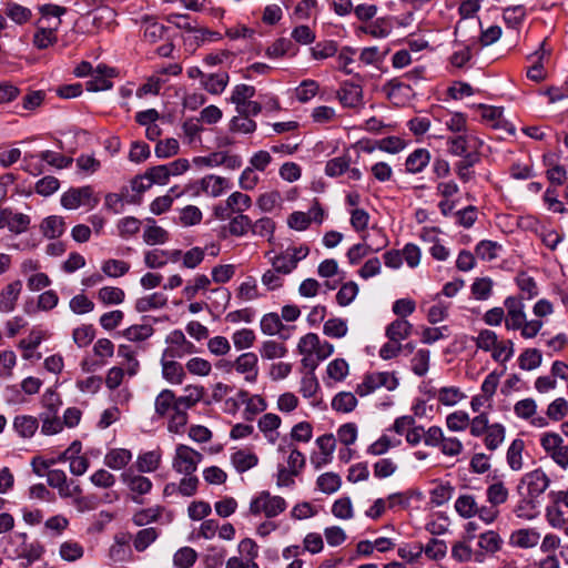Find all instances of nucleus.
Listing matches in <instances>:
<instances>
[{"label": "nucleus", "mask_w": 568, "mask_h": 568, "mask_svg": "<svg viewBox=\"0 0 568 568\" xmlns=\"http://www.w3.org/2000/svg\"><path fill=\"white\" fill-rule=\"evenodd\" d=\"M22 290V282L16 280L6 285L0 292V311L9 313L14 310L16 303Z\"/></svg>", "instance_id": "obj_14"}, {"label": "nucleus", "mask_w": 568, "mask_h": 568, "mask_svg": "<svg viewBox=\"0 0 568 568\" xmlns=\"http://www.w3.org/2000/svg\"><path fill=\"white\" fill-rule=\"evenodd\" d=\"M231 460L239 473H244L255 467L258 463V458L255 454L244 449H240L232 454Z\"/></svg>", "instance_id": "obj_31"}, {"label": "nucleus", "mask_w": 568, "mask_h": 568, "mask_svg": "<svg viewBox=\"0 0 568 568\" xmlns=\"http://www.w3.org/2000/svg\"><path fill=\"white\" fill-rule=\"evenodd\" d=\"M337 99L344 108H357L363 104V89L359 84L345 81L337 90Z\"/></svg>", "instance_id": "obj_10"}, {"label": "nucleus", "mask_w": 568, "mask_h": 568, "mask_svg": "<svg viewBox=\"0 0 568 568\" xmlns=\"http://www.w3.org/2000/svg\"><path fill=\"white\" fill-rule=\"evenodd\" d=\"M501 248V245L490 240L480 241L476 247V255L484 261H493L497 258V252Z\"/></svg>", "instance_id": "obj_52"}, {"label": "nucleus", "mask_w": 568, "mask_h": 568, "mask_svg": "<svg viewBox=\"0 0 568 568\" xmlns=\"http://www.w3.org/2000/svg\"><path fill=\"white\" fill-rule=\"evenodd\" d=\"M429 359L430 352L428 349H418L412 358L413 373L419 377L426 375L429 369Z\"/></svg>", "instance_id": "obj_51"}, {"label": "nucleus", "mask_w": 568, "mask_h": 568, "mask_svg": "<svg viewBox=\"0 0 568 568\" xmlns=\"http://www.w3.org/2000/svg\"><path fill=\"white\" fill-rule=\"evenodd\" d=\"M542 355L537 348H527L518 357V365L524 371H532L541 365Z\"/></svg>", "instance_id": "obj_41"}, {"label": "nucleus", "mask_w": 568, "mask_h": 568, "mask_svg": "<svg viewBox=\"0 0 568 568\" xmlns=\"http://www.w3.org/2000/svg\"><path fill=\"white\" fill-rule=\"evenodd\" d=\"M41 230L45 237L57 239L64 233L65 222L61 216L51 215L42 221Z\"/></svg>", "instance_id": "obj_27"}, {"label": "nucleus", "mask_w": 568, "mask_h": 568, "mask_svg": "<svg viewBox=\"0 0 568 568\" xmlns=\"http://www.w3.org/2000/svg\"><path fill=\"white\" fill-rule=\"evenodd\" d=\"M351 164L348 155L336 156L326 162L325 173L328 176L336 178L345 173Z\"/></svg>", "instance_id": "obj_49"}, {"label": "nucleus", "mask_w": 568, "mask_h": 568, "mask_svg": "<svg viewBox=\"0 0 568 568\" xmlns=\"http://www.w3.org/2000/svg\"><path fill=\"white\" fill-rule=\"evenodd\" d=\"M95 337V328L92 324H83L73 329L72 338L78 347L83 348L92 343Z\"/></svg>", "instance_id": "obj_45"}, {"label": "nucleus", "mask_w": 568, "mask_h": 568, "mask_svg": "<svg viewBox=\"0 0 568 568\" xmlns=\"http://www.w3.org/2000/svg\"><path fill=\"white\" fill-rule=\"evenodd\" d=\"M81 449L82 444L79 440H74L59 455V462H70V471L74 476H82L90 466V462L85 456H79Z\"/></svg>", "instance_id": "obj_6"}, {"label": "nucleus", "mask_w": 568, "mask_h": 568, "mask_svg": "<svg viewBox=\"0 0 568 568\" xmlns=\"http://www.w3.org/2000/svg\"><path fill=\"white\" fill-rule=\"evenodd\" d=\"M162 376L171 384L181 385L185 378L183 366L175 361H168L162 354L161 358Z\"/></svg>", "instance_id": "obj_18"}, {"label": "nucleus", "mask_w": 568, "mask_h": 568, "mask_svg": "<svg viewBox=\"0 0 568 568\" xmlns=\"http://www.w3.org/2000/svg\"><path fill=\"white\" fill-rule=\"evenodd\" d=\"M503 18L508 27L517 28L526 18V9L521 4L505 8Z\"/></svg>", "instance_id": "obj_55"}, {"label": "nucleus", "mask_w": 568, "mask_h": 568, "mask_svg": "<svg viewBox=\"0 0 568 568\" xmlns=\"http://www.w3.org/2000/svg\"><path fill=\"white\" fill-rule=\"evenodd\" d=\"M113 74V69L99 64L91 75V79L85 83L88 91L98 92L110 89L112 87V82L108 78Z\"/></svg>", "instance_id": "obj_13"}, {"label": "nucleus", "mask_w": 568, "mask_h": 568, "mask_svg": "<svg viewBox=\"0 0 568 568\" xmlns=\"http://www.w3.org/2000/svg\"><path fill=\"white\" fill-rule=\"evenodd\" d=\"M357 405V398L353 393L341 392L332 399V407L336 412L351 413Z\"/></svg>", "instance_id": "obj_40"}, {"label": "nucleus", "mask_w": 568, "mask_h": 568, "mask_svg": "<svg viewBox=\"0 0 568 568\" xmlns=\"http://www.w3.org/2000/svg\"><path fill=\"white\" fill-rule=\"evenodd\" d=\"M99 201L91 185L70 187L61 196V205L67 210H75L81 205L93 209L99 204Z\"/></svg>", "instance_id": "obj_1"}, {"label": "nucleus", "mask_w": 568, "mask_h": 568, "mask_svg": "<svg viewBox=\"0 0 568 568\" xmlns=\"http://www.w3.org/2000/svg\"><path fill=\"white\" fill-rule=\"evenodd\" d=\"M505 434L506 429L504 425L499 423L491 424L484 438L486 448L489 450L497 449L504 442Z\"/></svg>", "instance_id": "obj_37"}, {"label": "nucleus", "mask_w": 568, "mask_h": 568, "mask_svg": "<svg viewBox=\"0 0 568 568\" xmlns=\"http://www.w3.org/2000/svg\"><path fill=\"white\" fill-rule=\"evenodd\" d=\"M6 14L18 24L28 22L32 16L29 8L14 2H9L7 4Z\"/></svg>", "instance_id": "obj_61"}, {"label": "nucleus", "mask_w": 568, "mask_h": 568, "mask_svg": "<svg viewBox=\"0 0 568 568\" xmlns=\"http://www.w3.org/2000/svg\"><path fill=\"white\" fill-rule=\"evenodd\" d=\"M521 499L514 509V513L519 518L531 519L536 516V499L526 495L524 491L519 494Z\"/></svg>", "instance_id": "obj_48"}, {"label": "nucleus", "mask_w": 568, "mask_h": 568, "mask_svg": "<svg viewBox=\"0 0 568 568\" xmlns=\"http://www.w3.org/2000/svg\"><path fill=\"white\" fill-rule=\"evenodd\" d=\"M376 233L378 236V243H376V245L373 243H357L348 248L346 256L349 264L356 265L369 253H377L388 245V237L383 230H377Z\"/></svg>", "instance_id": "obj_5"}, {"label": "nucleus", "mask_w": 568, "mask_h": 568, "mask_svg": "<svg viewBox=\"0 0 568 568\" xmlns=\"http://www.w3.org/2000/svg\"><path fill=\"white\" fill-rule=\"evenodd\" d=\"M412 329L413 325L408 321L397 318L386 327L385 335L390 342L400 343L410 335Z\"/></svg>", "instance_id": "obj_21"}, {"label": "nucleus", "mask_w": 568, "mask_h": 568, "mask_svg": "<svg viewBox=\"0 0 568 568\" xmlns=\"http://www.w3.org/2000/svg\"><path fill=\"white\" fill-rule=\"evenodd\" d=\"M132 459L130 450L116 448L110 450L104 457V464L112 469H122Z\"/></svg>", "instance_id": "obj_33"}, {"label": "nucleus", "mask_w": 568, "mask_h": 568, "mask_svg": "<svg viewBox=\"0 0 568 568\" xmlns=\"http://www.w3.org/2000/svg\"><path fill=\"white\" fill-rule=\"evenodd\" d=\"M455 509L463 518H471L477 514V504L471 495H462L455 501Z\"/></svg>", "instance_id": "obj_44"}, {"label": "nucleus", "mask_w": 568, "mask_h": 568, "mask_svg": "<svg viewBox=\"0 0 568 568\" xmlns=\"http://www.w3.org/2000/svg\"><path fill=\"white\" fill-rule=\"evenodd\" d=\"M143 240L149 245L163 244L169 241V233L161 226L150 225L144 230Z\"/></svg>", "instance_id": "obj_64"}, {"label": "nucleus", "mask_w": 568, "mask_h": 568, "mask_svg": "<svg viewBox=\"0 0 568 568\" xmlns=\"http://www.w3.org/2000/svg\"><path fill=\"white\" fill-rule=\"evenodd\" d=\"M275 231V222L267 216L261 217L255 222L252 221L251 232L253 235L268 237V241L273 237Z\"/></svg>", "instance_id": "obj_56"}, {"label": "nucleus", "mask_w": 568, "mask_h": 568, "mask_svg": "<svg viewBox=\"0 0 568 568\" xmlns=\"http://www.w3.org/2000/svg\"><path fill=\"white\" fill-rule=\"evenodd\" d=\"M229 79L227 72L205 74L202 84L211 94H221L226 88Z\"/></svg>", "instance_id": "obj_25"}, {"label": "nucleus", "mask_w": 568, "mask_h": 568, "mask_svg": "<svg viewBox=\"0 0 568 568\" xmlns=\"http://www.w3.org/2000/svg\"><path fill=\"white\" fill-rule=\"evenodd\" d=\"M225 202L227 203V206L231 209L233 214L244 213L252 206L253 203L250 195L239 191L230 194Z\"/></svg>", "instance_id": "obj_43"}, {"label": "nucleus", "mask_w": 568, "mask_h": 568, "mask_svg": "<svg viewBox=\"0 0 568 568\" xmlns=\"http://www.w3.org/2000/svg\"><path fill=\"white\" fill-rule=\"evenodd\" d=\"M257 362L256 354L248 352L241 354L233 363H227L226 365L234 367L240 374H245L247 382H255L258 374Z\"/></svg>", "instance_id": "obj_11"}, {"label": "nucleus", "mask_w": 568, "mask_h": 568, "mask_svg": "<svg viewBox=\"0 0 568 568\" xmlns=\"http://www.w3.org/2000/svg\"><path fill=\"white\" fill-rule=\"evenodd\" d=\"M480 161V155L475 153H467L460 161L455 164L456 174L463 182H468L474 176V171H470L476 163Z\"/></svg>", "instance_id": "obj_24"}, {"label": "nucleus", "mask_w": 568, "mask_h": 568, "mask_svg": "<svg viewBox=\"0 0 568 568\" xmlns=\"http://www.w3.org/2000/svg\"><path fill=\"white\" fill-rule=\"evenodd\" d=\"M163 511L164 508L162 506L140 509L133 515L132 523L138 527H144L158 521L162 517Z\"/></svg>", "instance_id": "obj_30"}, {"label": "nucleus", "mask_w": 568, "mask_h": 568, "mask_svg": "<svg viewBox=\"0 0 568 568\" xmlns=\"http://www.w3.org/2000/svg\"><path fill=\"white\" fill-rule=\"evenodd\" d=\"M124 291L120 287L104 286L100 288L98 297L106 305L121 304L124 301Z\"/></svg>", "instance_id": "obj_59"}, {"label": "nucleus", "mask_w": 568, "mask_h": 568, "mask_svg": "<svg viewBox=\"0 0 568 568\" xmlns=\"http://www.w3.org/2000/svg\"><path fill=\"white\" fill-rule=\"evenodd\" d=\"M154 328L149 324L132 325L123 331V336L131 342H143L151 337Z\"/></svg>", "instance_id": "obj_47"}, {"label": "nucleus", "mask_w": 568, "mask_h": 568, "mask_svg": "<svg viewBox=\"0 0 568 568\" xmlns=\"http://www.w3.org/2000/svg\"><path fill=\"white\" fill-rule=\"evenodd\" d=\"M501 544L503 540L500 536L493 530L480 534L479 536L478 546L486 552L494 554L498 551L501 547Z\"/></svg>", "instance_id": "obj_60"}, {"label": "nucleus", "mask_w": 568, "mask_h": 568, "mask_svg": "<svg viewBox=\"0 0 568 568\" xmlns=\"http://www.w3.org/2000/svg\"><path fill=\"white\" fill-rule=\"evenodd\" d=\"M316 485L322 493L331 495L341 488L342 479L338 474L328 471L317 477Z\"/></svg>", "instance_id": "obj_35"}, {"label": "nucleus", "mask_w": 568, "mask_h": 568, "mask_svg": "<svg viewBox=\"0 0 568 568\" xmlns=\"http://www.w3.org/2000/svg\"><path fill=\"white\" fill-rule=\"evenodd\" d=\"M540 535L532 529H519L511 535V542L520 548L535 547Z\"/></svg>", "instance_id": "obj_38"}, {"label": "nucleus", "mask_w": 568, "mask_h": 568, "mask_svg": "<svg viewBox=\"0 0 568 568\" xmlns=\"http://www.w3.org/2000/svg\"><path fill=\"white\" fill-rule=\"evenodd\" d=\"M550 479L549 477L542 471L540 468L535 469L532 471H529L525 474L518 486L517 491L518 494H521L524 486L527 487L526 495L537 498L539 497L545 490L549 487Z\"/></svg>", "instance_id": "obj_4"}, {"label": "nucleus", "mask_w": 568, "mask_h": 568, "mask_svg": "<svg viewBox=\"0 0 568 568\" xmlns=\"http://www.w3.org/2000/svg\"><path fill=\"white\" fill-rule=\"evenodd\" d=\"M197 559L196 551L191 547L180 548L173 556V564L178 568H190Z\"/></svg>", "instance_id": "obj_57"}, {"label": "nucleus", "mask_w": 568, "mask_h": 568, "mask_svg": "<svg viewBox=\"0 0 568 568\" xmlns=\"http://www.w3.org/2000/svg\"><path fill=\"white\" fill-rule=\"evenodd\" d=\"M516 284L521 292L520 298L531 300L539 294L535 278L526 272H520L516 277Z\"/></svg>", "instance_id": "obj_32"}, {"label": "nucleus", "mask_w": 568, "mask_h": 568, "mask_svg": "<svg viewBox=\"0 0 568 568\" xmlns=\"http://www.w3.org/2000/svg\"><path fill=\"white\" fill-rule=\"evenodd\" d=\"M30 217L23 213H14L11 209H0V229L8 227L16 234L28 230Z\"/></svg>", "instance_id": "obj_9"}, {"label": "nucleus", "mask_w": 568, "mask_h": 568, "mask_svg": "<svg viewBox=\"0 0 568 568\" xmlns=\"http://www.w3.org/2000/svg\"><path fill=\"white\" fill-rule=\"evenodd\" d=\"M176 408L175 393L172 389H162L154 400V413L158 418H164Z\"/></svg>", "instance_id": "obj_15"}, {"label": "nucleus", "mask_w": 568, "mask_h": 568, "mask_svg": "<svg viewBox=\"0 0 568 568\" xmlns=\"http://www.w3.org/2000/svg\"><path fill=\"white\" fill-rule=\"evenodd\" d=\"M39 428V418L31 415H19L13 419V429L22 438H31Z\"/></svg>", "instance_id": "obj_20"}, {"label": "nucleus", "mask_w": 568, "mask_h": 568, "mask_svg": "<svg viewBox=\"0 0 568 568\" xmlns=\"http://www.w3.org/2000/svg\"><path fill=\"white\" fill-rule=\"evenodd\" d=\"M42 407L44 410L41 414H48L50 416H55L59 413V409L62 405V400L60 395L51 388H48L41 399Z\"/></svg>", "instance_id": "obj_46"}, {"label": "nucleus", "mask_w": 568, "mask_h": 568, "mask_svg": "<svg viewBox=\"0 0 568 568\" xmlns=\"http://www.w3.org/2000/svg\"><path fill=\"white\" fill-rule=\"evenodd\" d=\"M161 462L160 452L151 450L140 455L136 459V468L140 473H151L159 468Z\"/></svg>", "instance_id": "obj_42"}, {"label": "nucleus", "mask_w": 568, "mask_h": 568, "mask_svg": "<svg viewBox=\"0 0 568 568\" xmlns=\"http://www.w3.org/2000/svg\"><path fill=\"white\" fill-rule=\"evenodd\" d=\"M430 161V153L426 149H416L405 161V168L408 173L416 174L422 172Z\"/></svg>", "instance_id": "obj_19"}, {"label": "nucleus", "mask_w": 568, "mask_h": 568, "mask_svg": "<svg viewBox=\"0 0 568 568\" xmlns=\"http://www.w3.org/2000/svg\"><path fill=\"white\" fill-rule=\"evenodd\" d=\"M318 89L320 85L315 80H304L295 89L296 99L300 102L305 103L317 94Z\"/></svg>", "instance_id": "obj_63"}, {"label": "nucleus", "mask_w": 568, "mask_h": 568, "mask_svg": "<svg viewBox=\"0 0 568 568\" xmlns=\"http://www.w3.org/2000/svg\"><path fill=\"white\" fill-rule=\"evenodd\" d=\"M168 303V298L162 293H153L149 296L141 297L135 302V310L139 313H144L150 310L164 307Z\"/></svg>", "instance_id": "obj_34"}, {"label": "nucleus", "mask_w": 568, "mask_h": 568, "mask_svg": "<svg viewBox=\"0 0 568 568\" xmlns=\"http://www.w3.org/2000/svg\"><path fill=\"white\" fill-rule=\"evenodd\" d=\"M61 24V20L58 19L54 27L42 26V20L38 21V29L33 36V44L39 50H44L58 41L57 29Z\"/></svg>", "instance_id": "obj_12"}, {"label": "nucleus", "mask_w": 568, "mask_h": 568, "mask_svg": "<svg viewBox=\"0 0 568 568\" xmlns=\"http://www.w3.org/2000/svg\"><path fill=\"white\" fill-rule=\"evenodd\" d=\"M200 183L202 191L212 197L222 195L226 189L231 187V183L226 178L213 174L204 176Z\"/></svg>", "instance_id": "obj_17"}, {"label": "nucleus", "mask_w": 568, "mask_h": 568, "mask_svg": "<svg viewBox=\"0 0 568 568\" xmlns=\"http://www.w3.org/2000/svg\"><path fill=\"white\" fill-rule=\"evenodd\" d=\"M203 459V455L190 446L180 444L175 448L173 458V469L184 476L193 475L196 471L199 463Z\"/></svg>", "instance_id": "obj_2"}, {"label": "nucleus", "mask_w": 568, "mask_h": 568, "mask_svg": "<svg viewBox=\"0 0 568 568\" xmlns=\"http://www.w3.org/2000/svg\"><path fill=\"white\" fill-rule=\"evenodd\" d=\"M161 531L155 527L140 529L133 538V547L136 551H144L160 536Z\"/></svg>", "instance_id": "obj_26"}, {"label": "nucleus", "mask_w": 568, "mask_h": 568, "mask_svg": "<svg viewBox=\"0 0 568 568\" xmlns=\"http://www.w3.org/2000/svg\"><path fill=\"white\" fill-rule=\"evenodd\" d=\"M252 220L248 215L244 213L233 214V216L229 220V224L226 230L232 236L241 237L247 234L251 231Z\"/></svg>", "instance_id": "obj_23"}, {"label": "nucleus", "mask_w": 568, "mask_h": 568, "mask_svg": "<svg viewBox=\"0 0 568 568\" xmlns=\"http://www.w3.org/2000/svg\"><path fill=\"white\" fill-rule=\"evenodd\" d=\"M207 28L197 26L191 33L183 36V43L187 49L195 51L207 41Z\"/></svg>", "instance_id": "obj_54"}, {"label": "nucleus", "mask_w": 568, "mask_h": 568, "mask_svg": "<svg viewBox=\"0 0 568 568\" xmlns=\"http://www.w3.org/2000/svg\"><path fill=\"white\" fill-rule=\"evenodd\" d=\"M347 323L343 318H329L324 323L323 333L333 338H342L347 334Z\"/></svg>", "instance_id": "obj_53"}, {"label": "nucleus", "mask_w": 568, "mask_h": 568, "mask_svg": "<svg viewBox=\"0 0 568 568\" xmlns=\"http://www.w3.org/2000/svg\"><path fill=\"white\" fill-rule=\"evenodd\" d=\"M557 433H546L540 438V445L552 460L562 469L568 467V447Z\"/></svg>", "instance_id": "obj_3"}, {"label": "nucleus", "mask_w": 568, "mask_h": 568, "mask_svg": "<svg viewBox=\"0 0 568 568\" xmlns=\"http://www.w3.org/2000/svg\"><path fill=\"white\" fill-rule=\"evenodd\" d=\"M316 445L320 448V453H314L311 456V463L316 469H320L331 463L332 455L335 450L336 440L333 434H325L316 439Z\"/></svg>", "instance_id": "obj_8"}, {"label": "nucleus", "mask_w": 568, "mask_h": 568, "mask_svg": "<svg viewBox=\"0 0 568 568\" xmlns=\"http://www.w3.org/2000/svg\"><path fill=\"white\" fill-rule=\"evenodd\" d=\"M261 356L265 359L281 358L286 355L287 348L276 341H265L261 346Z\"/></svg>", "instance_id": "obj_58"}, {"label": "nucleus", "mask_w": 568, "mask_h": 568, "mask_svg": "<svg viewBox=\"0 0 568 568\" xmlns=\"http://www.w3.org/2000/svg\"><path fill=\"white\" fill-rule=\"evenodd\" d=\"M486 495H487V500L493 506H498V505L506 503V500L508 498V489L505 487V485L501 481H499V483L489 485L486 490Z\"/></svg>", "instance_id": "obj_62"}, {"label": "nucleus", "mask_w": 568, "mask_h": 568, "mask_svg": "<svg viewBox=\"0 0 568 568\" xmlns=\"http://www.w3.org/2000/svg\"><path fill=\"white\" fill-rule=\"evenodd\" d=\"M122 479L130 490L138 495H145L152 488V481L148 477L134 475L131 469L122 474Z\"/></svg>", "instance_id": "obj_22"}, {"label": "nucleus", "mask_w": 568, "mask_h": 568, "mask_svg": "<svg viewBox=\"0 0 568 568\" xmlns=\"http://www.w3.org/2000/svg\"><path fill=\"white\" fill-rule=\"evenodd\" d=\"M291 250H285L280 254L271 256V252H267L265 255L270 257V263L272 268L283 276L291 274L296 267L294 266V262H291L290 258Z\"/></svg>", "instance_id": "obj_29"}, {"label": "nucleus", "mask_w": 568, "mask_h": 568, "mask_svg": "<svg viewBox=\"0 0 568 568\" xmlns=\"http://www.w3.org/2000/svg\"><path fill=\"white\" fill-rule=\"evenodd\" d=\"M394 29L393 17L378 18L369 26L363 28V31L374 38H386Z\"/></svg>", "instance_id": "obj_28"}, {"label": "nucleus", "mask_w": 568, "mask_h": 568, "mask_svg": "<svg viewBox=\"0 0 568 568\" xmlns=\"http://www.w3.org/2000/svg\"><path fill=\"white\" fill-rule=\"evenodd\" d=\"M264 515L267 518H274L282 514L286 507V500L281 496H272L268 493L267 498L264 499Z\"/></svg>", "instance_id": "obj_50"}, {"label": "nucleus", "mask_w": 568, "mask_h": 568, "mask_svg": "<svg viewBox=\"0 0 568 568\" xmlns=\"http://www.w3.org/2000/svg\"><path fill=\"white\" fill-rule=\"evenodd\" d=\"M525 443L523 439H514L507 450V463L513 470L523 468V450Z\"/></svg>", "instance_id": "obj_39"}, {"label": "nucleus", "mask_w": 568, "mask_h": 568, "mask_svg": "<svg viewBox=\"0 0 568 568\" xmlns=\"http://www.w3.org/2000/svg\"><path fill=\"white\" fill-rule=\"evenodd\" d=\"M288 53H291L292 55H295L296 50L294 48L293 42L286 38L277 39L270 47H267V49L265 51V54L271 59L282 58Z\"/></svg>", "instance_id": "obj_36"}, {"label": "nucleus", "mask_w": 568, "mask_h": 568, "mask_svg": "<svg viewBox=\"0 0 568 568\" xmlns=\"http://www.w3.org/2000/svg\"><path fill=\"white\" fill-rule=\"evenodd\" d=\"M504 304L507 310V317L505 321L506 328L519 329L526 320V314L524 312L525 306L521 298L517 296H508Z\"/></svg>", "instance_id": "obj_7"}, {"label": "nucleus", "mask_w": 568, "mask_h": 568, "mask_svg": "<svg viewBox=\"0 0 568 568\" xmlns=\"http://www.w3.org/2000/svg\"><path fill=\"white\" fill-rule=\"evenodd\" d=\"M47 483L58 490L61 498H70L69 486H72L74 480H68L67 474L62 469L48 470Z\"/></svg>", "instance_id": "obj_16"}]
</instances>
